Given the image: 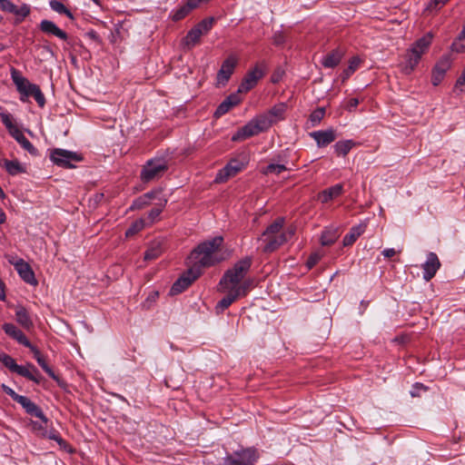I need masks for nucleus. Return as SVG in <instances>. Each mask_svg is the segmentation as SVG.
Masks as SVG:
<instances>
[{
    "instance_id": "nucleus-47",
    "label": "nucleus",
    "mask_w": 465,
    "mask_h": 465,
    "mask_svg": "<svg viewBox=\"0 0 465 465\" xmlns=\"http://www.w3.org/2000/svg\"><path fill=\"white\" fill-rule=\"evenodd\" d=\"M1 388L3 391L9 395L16 402L19 401V398L22 397V395L17 394L13 389H11L5 384H2Z\"/></svg>"
},
{
    "instance_id": "nucleus-40",
    "label": "nucleus",
    "mask_w": 465,
    "mask_h": 465,
    "mask_svg": "<svg viewBox=\"0 0 465 465\" xmlns=\"http://www.w3.org/2000/svg\"><path fill=\"white\" fill-rule=\"evenodd\" d=\"M287 168L284 164H278V163H270L268 164L262 171L264 174H281L282 172L286 171Z\"/></svg>"
},
{
    "instance_id": "nucleus-54",
    "label": "nucleus",
    "mask_w": 465,
    "mask_h": 465,
    "mask_svg": "<svg viewBox=\"0 0 465 465\" xmlns=\"http://www.w3.org/2000/svg\"><path fill=\"white\" fill-rule=\"evenodd\" d=\"M250 286H251V282L245 281L242 284L232 286V288H241V296H244V295H246Z\"/></svg>"
},
{
    "instance_id": "nucleus-6",
    "label": "nucleus",
    "mask_w": 465,
    "mask_h": 465,
    "mask_svg": "<svg viewBox=\"0 0 465 465\" xmlns=\"http://www.w3.org/2000/svg\"><path fill=\"white\" fill-rule=\"evenodd\" d=\"M168 170V161L163 157L148 160L143 166L140 178L143 183L161 178Z\"/></svg>"
},
{
    "instance_id": "nucleus-5",
    "label": "nucleus",
    "mask_w": 465,
    "mask_h": 465,
    "mask_svg": "<svg viewBox=\"0 0 465 465\" xmlns=\"http://www.w3.org/2000/svg\"><path fill=\"white\" fill-rule=\"evenodd\" d=\"M11 77L13 82L16 85L17 91L22 95L25 97H34L40 107H43L45 105V100L38 85L31 84L15 68H12Z\"/></svg>"
},
{
    "instance_id": "nucleus-55",
    "label": "nucleus",
    "mask_w": 465,
    "mask_h": 465,
    "mask_svg": "<svg viewBox=\"0 0 465 465\" xmlns=\"http://www.w3.org/2000/svg\"><path fill=\"white\" fill-rule=\"evenodd\" d=\"M359 103L360 101L358 98H351L346 104V109L348 111H352L359 105Z\"/></svg>"
},
{
    "instance_id": "nucleus-35",
    "label": "nucleus",
    "mask_w": 465,
    "mask_h": 465,
    "mask_svg": "<svg viewBox=\"0 0 465 465\" xmlns=\"http://www.w3.org/2000/svg\"><path fill=\"white\" fill-rule=\"evenodd\" d=\"M362 232H363V230L361 226L352 227L351 229V232L344 236L343 245L344 246L351 245Z\"/></svg>"
},
{
    "instance_id": "nucleus-9",
    "label": "nucleus",
    "mask_w": 465,
    "mask_h": 465,
    "mask_svg": "<svg viewBox=\"0 0 465 465\" xmlns=\"http://www.w3.org/2000/svg\"><path fill=\"white\" fill-rule=\"evenodd\" d=\"M264 75V70L260 65H255L253 69L249 71L243 77L238 88V93H247L252 89L258 81Z\"/></svg>"
},
{
    "instance_id": "nucleus-60",
    "label": "nucleus",
    "mask_w": 465,
    "mask_h": 465,
    "mask_svg": "<svg viewBox=\"0 0 465 465\" xmlns=\"http://www.w3.org/2000/svg\"><path fill=\"white\" fill-rule=\"evenodd\" d=\"M3 123L5 124V125L6 126V128L9 130V133L11 132V130H14V127H16L15 125H14L9 118L8 115H5L3 117Z\"/></svg>"
},
{
    "instance_id": "nucleus-27",
    "label": "nucleus",
    "mask_w": 465,
    "mask_h": 465,
    "mask_svg": "<svg viewBox=\"0 0 465 465\" xmlns=\"http://www.w3.org/2000/svg\"><path fill=\"white\" fill-rule=\"evenodd\" d=\"M202 35H203L199 29L193 27L183 38V45L187 48H192L200 42Z\"/></svg>"
},
{
    "instance_id": "nucleus-59",
    "label": "nucleus",
    "mask_w": 465,
    "mask_h": 465,
    "mask_svg": "<svg viewBox=\"0 0 465 465\" xmlns=\"http://www.w3.org/2000/svg\"><path fill=\"white\" fill-rule=\"evenodd\" d=\"M203 3L202 0H187L185 5L191 9L193 10L194 8L198 7L199 5Z\"/></svg>"
},
{
    "instance_id": "nucleus-56",
    "label": "nucleus",
    "mask_w": 465,
    "mask_h": 465,
    "mask_svg": "<svg viewBox=\"0 0 465 465\" xmlns=\"http://www.w3.org/2000/svg\"><path fill=\"white\" fill-rule=\"evenodd\" d=\"M26 347L32 351V352L34 353L35 359L37 361V362H41L43 356H42L41 352L39 351V350L35 346H34L32 343H31V346H26Z\"/></svg>"
},
{
    "instance_id": "nucleus-8",
    "label": "nucleus",
    "mask_w": 465,
    "mask_h": 465,
    "mask_svg": "<svg viewBox=\"0 0 465 465\" xmlns=\"http://www.w3.org/2000/svg\"><path fill=\"white\" fill-rule=\"evenodd\" d=\"M201 273L199 267H193L192 265L186 272L175 281L170 290V293L176 295L183 292L201 275Z\"/></svg>"
},
{
    "instance_id": "nucleus-34",
    "label": "nucleus",
    "mask_w": 465,
    "mask_h": 465,
    "mask_svg": "<svg viewBox=\"0 0 465 465\" xmlns=\"http://www.w3.org/2000/svg\"><path fill=\"white\" fill-rule=\"evenodd\" d=\"M5 168L10 175H16L24 173L25 169L18 161L5 160Z\"/></svg>"
},
{
    "instance_id": "nucleus-21",
    "label": "nucleus",
    "mask_w": 465,
    "mask_h": 465,
    "mask_svg": "<svg viewBox=\"0 0 465 465\" xmlns=\"http://www.w3.org/2000/svg\"><path fill=\"white\" fill-rule=\"evenodd\" d=\"M342 57L343 52L334 49L322 58L321 64L325 68H334L341 63Z\"/></svg>"
},
{
    "instance_id": "nucleus-15",
    "label": "nucleus",
    "mask_w": 465,
    "mask_h": 465,
    "mask_svg": "<svg viewBox=\"0 0 465 465\" xmlns=\"http://www.w3.org/2000/svg\"><path fill=\"white\" fill-rule=\"evenodd\" d=\"M15 270L20 277L26 282L32 285H36L37 281L31 266L24 260L20 259L15 263Z\"/></svg>"
},
{
    "instance_id": "nucleus-16",
    "label": "nucleus",
    "mask_w": 465,
    "mask_h": 465,
    "mask_svg": "<svg viewBox=\"0 0 465 465\" xmlns=\"http://www.w3.org/2000/svg\"><path fill=\"white\" fill-rule=\"evenodd\" d=\"M319 147H324L336 139V133L333 129L315 131L310 134Z\"/></svg>"
},
{
    "instance_id": "nucleus-53",
    "label": "nucleus",
    "mask_w": 465,
    "mask_h": 465,
    "mask_svg": "<svg viewBox=\"0 0 465 465\" xmlns=\"http://www.w3.org/2000/svg\"><path fill=\"white\" fill-rule=\"evenodd\" d=\"M30 13V9L27 5H24L23 6H21L20 8H18L16 6V12H13V14L15 15H21L23 17H25L29 15Z\"/></svg>"
},
{
    "instance_id": "nucleus-57",
    "label": "nucleus",
    "mask_w": 465,
    "mask_h": 465,
    "mask_svg": "<svg viewBox=\"0 0 465 465\" xmlns=\"http://www.w3.org/2000/svg\"><path fill=\"white\" fill-rule=\"evenodd\" d=\"M60 15H65L70 20L74 21V16L72 12L60 3Z\"/></svg>"
},
{
    "instance_id": "nucleus-2",
    "label": "nucleus",
    "mask_w": 465,
    "mask_h": 465,
    "mask_svg": "<svg viewBox=\"0 0 465 465\" xmlns=\"http://www.w3.org/2000/svg\"><path fill=\"white\" fill-rule=\"evenodd\" d=\"M223 238L215 236L200 243L190 254L189 260L193 267L202 271L204 267L213 266L223 260L217 256V252L223 245Z\"/></svg>"
},
{
    "instance_id": "nucleus-58",
    "label": "nucleus",
    "mask_w": 465,
    "mask_h": 465,
    "mask_svg": "<svg viewBox=\"0 0 465 465\" xmlns=\"http://www.w3.org/2000/svg\"><path fill=\"white\" fill-rule=\"evenodd\" d=\"M381 253L385 258H391L397 253V252L393 248H387L384 249Z\"/></svg>"
},
{
    "instance_id": "nucleus-1",
    "label": "nucleus",
    "mask_w": 465,
    "mask_h": 465,
    "mask_svg": "<svg viewBox=\"0 0 465 465\" xmlns=\"http://www.w3.org/2000/svg\"><path fill=\"white\" fill-rule=\"evenodd\" d=\"M285 104H278L269 111L252 118L232 136V142L242 141L269 130L274 124L284 119Z\"/></svg>"
},
{
    "instance_id": "nucleus-49",
    "label": "nucleus",
    "mask_w": 465,
    "mask_h": 465,
    "mask_svg": "<svg viewBox=\"0 0 465 465\" xmlns=\"http://www.w3.org/2000/svg\"><path fill=\"white\" fill-rule=\"evenodd\" d=\"M449 0H430L427 9L433 10L439 9L443 6Z\"/></svg>"
},
{
    "instance_id": "nucleus-3",
    "label": "nucleus",
    "mask_w": 465,
    "mask_h": 465,
    "mask_svg": "<svg viewBox=\"0 0 465 465\" xmlns=\"http://www.w3.org/2000/svg\"><path fill=\"white\" fill-rule=\"evenodd\" d=\"M284 218L278 217L263 232L261 241L264 242L262 252L271 253L287 242V233L282 231Z\"/></svg>"
},
{
    "instance_id": "nucleus-42",
    "label": "nucleus",
    "mask_w": 465,
    "mask_h": 465,
    "mask_svg": "<svg viewBox=\"0 0 465 465\" xmlns=\"http://www.w3.org/2000/svg\"><path fill=\"white\" fill-rule=\"evenodd\" d=\"M452 49L456 52H462L465 50V26L463 27L458 39L452 44Z\"/></svg>"
},
{
    "instance_id": "nucleus-33",
    "label": "nucleus",
    "mask_w": 465,
    "mask_h": 465,
    "mask_svg": "<svg viewBox=\"0 0 465 465\" xmlns=\"http://www.w3.org/2000/svg\"><path fill=\"white\" fill-rule=\"evenodd\" d=\"M15 316L18 323H20L24 328L29 329L30 327H32L33 322L30 320L27 311L25 308H19L16 311Z\"/></svg>"
},
{
    "instance_id": "nucleus-30",
    "label": "nucleus",
    "mask_w": 465,
    "mask_h": 465,
    "mask_svg": "<svg viewBox=\"0 0 465 465\" xmlns=\"http://www.w3.org/2000/svg\"><path fill=\"white\" fill-rule=\"evenodd\" d=\"M432 40V35L427 34L419 39L412 46L411 50H416L418 54H422L429 47Z\"/></svg>"
},
{
    "instance_id": "nucleus-44",
    "label": "nucleus",
    "mask_w": 465,
    "mask_h": 465,
    "mask_svg": "<svg viewBox=\"0 0 465 465\" xmlns=\"http://www.w3.org/2000/svg\"><path fill=\"white\" fill-rule=\"evenodd\" d=\"M213 19H204L198 23L194 27L201 31L202 35L207 34L213 27Z\"/></svg>"
},
{
    "instance_id": "nucleus-7",
    "label": "nucleus",
    "mask_w": 465,
    "mask_h": 465,
    "mask_svg": "<svg viewBox=\"0 0 465 465\" xmlns=\"http://www.w3.org/2000/svg\"><path fill=\"white\" fill-rule=\"evenodd\" d=\"M259 454L254 448H242L224 457L220 465H255Z\"/></svg>"
},
{
    "instance_id": "nucleus-10",
    "label": "nucleus",
    "mask_w": 465,
    "mask_h": 465,
    "mask_svg": "<svg viewBox=\"0 0 465 465\" xmlns=\"http://www.w3.org/2000/svg\"><path fill=\"white\" fill-rule=\"evenodd\" d=\"M245 166V163L238 159H232L223 169H221L215 177L216 183H224L230 177L236 175Z\"/></svg>"
},
{
    "instance_id": "nucleus-61",
    "label": "nucleus",
    "mask_w": 465,
    "mask_h": 465,
    "mask_svg": "<svg viewBox=\"0 0 465 465\" xmlns=\"http://www.w3.org/2000/svg\"><path fill=\"white\" fill-rule=\"evenodd\" d=\"M5 282L0 279V301H5Z\"/></svg>"
},
{
    "instance_id": "nucleus-29",
    "label": "nucleus",
    "mask_w": 465,
    "mask_h": 465,
    "mask_svg": "<svg viewBox=\"0 0 465 465\" xmlns=\"http://www.w3.org/2000/svg\"><path fill=\"white\" fill-rule=\"evenodd\" d=\"M355 145L353 140L339 141L334 144V151L338 155L345 156Z\"/></svg>"
},
{
    "instance_id": "nucleus-11",
    "label": "nucleus",
    "mask_w": 465,
    "mask_h": 465,
    "mask_svg": "<svg viewBox=\"0 0 465 465\" xmlns=\"http://www.w3.org/2000/svg\"><path fill=\"white\" fill-rule=\"evenodd\" d=\"M237 62L238 60L234 55H230L223 61L220 70L217 73L216 79L218 84L224 85L229 81L234 71Z\"/></svg>"
},
{
    "instance_id": "nucleus-51",
    "label": "nucleus",
    "mask_w": 465,
    "mask_h": 465,
    "mask_svg": "<svg viewBox=\"0 0 465 465\" xmlns=\"http://www.w3.org/2000/svg\"><path fill=\"white\" fill-rule=\"evenodd\" d=\"M85 35L91 39L92 41H94V43H96L97 45H101L102 44V39L100 37V35L94 31V30H90L88 31Z\"/></svg>"
},
{
    "instance_id": "nucleus-26",
    "label": "nucleus",
    "mask_w": 465,
    "mask_h": 465,
    "mask_svg": "<svg viewBox=\"0 0 465 465\" xmlns=\"http://www.w3.org/2000/svg\"><path fill=\"white\" fill-rule=\"evenodd\" d=\"M421 54H418L416 50H411L407 54V61L403 66V72L407 74H411L416 65L419 64Z\"/></svg>"
},
{
    "instance_id": "nucleus-32",
    "label": "nucleus",
    "mask_w": 465,
    "mask_h": 465,
    "mask_svg": "<svg viewBox=\"0 0 465 465\" xmlns=\"http://www.w3.org/2000/svg\"><path fill=\"white\" fill-rule=\"evenodd\" d=\"M162 253V247L159 242H153L144 252V260L151 261L158 258Z\"/></svg>"
},
{
    "instance_id": "nucleus-37",
    "label": "nucleus",
    "mask_w": 465,
    "mask_h": 465,
    "mask_svg": "<svg viewBox=\"0 0 465 465\" xmlns=\"http://www.w3.org/2000/svg\"><path fill=\"white\" fill-rule=\"evenodd\" d=\"M40 29L45 34L58 36V26L51 21L43 20L40 24Z\"/></svg>"
},
{
    "instance_id": "nucleus-22",
    "label": "nucleus",
    "mask_w": 465,
    "mask_h": 465,
    "mask_svg": "<svg viewBox=\"0 0 465 465\" xmlns=\"http://www.w3.org/2000/svg\"><path fill=\"white\" fill-rule=\"evenodd\" d=\"M15 373L33 381L36 383L40 382L41 375L37 371V370L35 368L34 365L29 364L28 367L17 365L15 371Z\"/></svg>"
},
{
    "instance_id": "nucleus-43",
    "label": "nucleus",
    "mask_w": 465,
    "mask_h": 465,
    "mask_svg": "<svg viewBox=\"0 0 465 465\" xmlns=\"http://www.w3.org/2000/svg\"><path fill=\"white\" fill-rule=\"evenodd\" d=\"M192 10L184 4L173 14V20L179 21L184 18Z\"/></svg>"
},
{
    "instance_id": "nucleus-39",
    "label": "nucleus",
    "mask_w": 465,
    "mask_h": 465,
    "mask_svg": "<svg viewBox=\"0 0 465 465\" xmlns=\"http://www.w3.org/2000/svg\"><path fill=\"white\" fill-rule=\"evenodd\" d=\"M337 239V233L335 231L326 230L322 232L321 242L322 245H331Z\"/></svg>"
},
{
    "instance_id": "nucleus-20",
    "label": "nucleus",
    "mask_w": 465,
    "mask_h": 465,
    "mask_svg": "<svg viewBox=\"0 0 465 465\" xmlns=\"http://www.w3.org/2000/svg\"><path fill=\"white\" fill-rule=\"evenodd\" d=\"M17 402L22 405V407L29 415L40 418L46 421V419L45 418L41 409L29 398L22 396L21 398H19V401Z\"/></svg>"
},
{
    "instance_id": "nucleus-12",
    "label": "nucleus",
    "mask_w": 465,
    "mask_h": 465,
    "mask_svg": "<svg viewBox=\"0 0 465 465\" xmlns=\"http://www.w3.org/2000/svg\"><path fill=\"white\" fill-rule=\"evenodd\" d=\"M83 160L84 156L81 153L60 148V168H76Z\"/></svg>"
},
{
    "instance_id": "nucleus-64",
    "label": "nucleus",
    "mask_w": 465,
    "mask_h": 465,
    "mask_svg": "<svg viewBox=\"0 0 465 465\" xmlns=\"http://www.w3.org/2000/svg\"><path fill=\"white\" fill-rule=\"evenodd\" d=\"M6 216L4 211L0 208V224L5 222Z\"/></svg>"
},
{
    "instance_id": "nucleus-41",
    "label": "nucleus",
    "mask_w": 465,
    "mask_h": 465,
    "mask_svg": "<svg viewBox=\"0 0 465 465\" xmlns=\"http://www.w3.org/2000/svg\"><path fill=\"white\" fill-rule=\"evenodd\" d=\"M0 362H2L6 368H8L11 371H15L17 367V363L15 361L6 353H0Z\"/></svg>"
},
{
    "instance_id": "nucleus-13",
    "label": "nucleus",
    "mask_w": 465,
    "mask_h": 465,
    "mask_svg": "<svg viewBox=\"0 0 465 465\" xmlns=\"http://www.w3.org/2000/svg\"><path fill=\"white\" fill-rule=\"evenodd\" d=\"M440 267V260L436 253L429 252L426 262L422 264L423 279L426 282L431 280Z\"/></svg>"
},
{
    "instance_id": "nucleus-31",
    "label": "nucleus",
    "mask_w": 465,
    "mask_h": 465,
    "mask_svg": "<svg viewBox=\"0 0 465 465\" xmlns=\"http://www.w3.org/2000/svg\"><path fill=\"white\" fill-rule=\"evenodd\" d=\"M361 60L358 57H352L347 68L341 74V82L344 83L359 67Z\"/></svg>"
},
{
    "instance_id": "nucleus-14",
    "label": "nucleus",
    "mask_w": 465,
    "mask_h": 465,
    "mask_svg": "<svg viewBox=\"0 0 465 465\" xmlns=\"http://www.w3.org/2000/svg\"><path fill=\"white\" fill-rule=\"evenodd\" d=\"M451 61L449 56L441 57L432 70L431 82L433 85L440 84L447 71L450 68Z\"/></svg>"
},
{
    "instance_id": "nucleus-63",
    "label": "nucleus",
    "mask_w": 465,
    "mask_h": 465,
    "mask_svg": "<svg viewBox=\"0 0 465 465\" xmlns=\"http://www.w3.org/2000/svg\"><path fill=\"white\" fill-rule=\"evenodd\" d=\"M50 5H51L53 10L58 12V0H52L50 2Z\"/></svg>"
},
{
    "instance_id": "nucleus-28",
    "label": "nucleus",
    "mask_w": 465,
    "mask_h": 465,
    "mask_svg": "<svg viewBox=\"0 0 465 465\" xmlns=\"http://www.w3.org/2000/svg\"><path fill=\"white\" fill-rule=\"evenodd\" d=\"M167 203V199H162L160 202L156 204L154 208H153L147 215L146 223L147 225L153 224L155 221H157L159 215L164 209L165 205Z\"/></svg>"
},
{
    "instance_id": "nucleus-36",
    "label": "nucleus",
    "mask_w": 465,
    "mask_h": 465,
    "mask_svg": "<svg viewBox=\"0 0 465 465\" xmlns=\"http://www.w3.org/2000/svg\"><path fill=\"white\" fill-rule=\"evenodd\" d=\"M147 226L145 219H138L135 222H134L131 226L126 230L125 236L131 237L137 233L138 232L142 231L144 227Z\"/></svg>"
},
{
    "instance_id": "nucleus-38",
    "label": "nucleus",
    "mask_w": 465,
    "mask_h": 465,
    "mask_svg": "<svg viewBox=\"0 0 465 465\" xmlns=\"http://www.w3.org/2000/svg\"><path fill=\"white\" fill-rule=\"evenodd\" d=\"M60 39H63L65 42V45L64 46V49H67V48L74 49L75 46H77L79 45V39L73 37V36H69L64 31H63L61 29H60Z\"/></svg>"
},
{
    "instance_id": "nucleus-17",
    "label": "nucleus",
    "mask_w": 465,
    "mask_h": 465,
    "mask_svg": "<svg viewBox=\"0 0 465 465\" xmlns=\"http://www.w3.org/2000/svg\"><path fill=\"white\" fill-rule=\"evenodd\" d=\"M240 102L241 99L237 94H230L216 108L214 116L221 117L222 115L228 113L233 106L237 105Z\"/></svg>"
},
{
    "instance_id": "nucleus-23",
    "label": "nucleus",
    "mask_w": 465,
    "mask_h": 465,
    "mask_svg": "<svg viewBox=\"0 0 465 465\" xmlns=\"http://www.w3.org/2000/svg\"><path fill=\"white\" fill-rule=\"evenodd\" d=\"M11 135L22 145V147L33 155L37 153L35 146L26 139L24 134L16 127L10 132Z\"/></svg>"
},
{
    "instance_id": "nucleus-18",
    "label": "nucleus",
    "mask_w": 465,
    "mask_h": 465,
    "mask_svg": "<svg viewBox=\"0 0 465 465\" xmlns=\"http://www.w3.org/2000/svg\"><path fill=\"white\" fill-rule=\"evenodd\" d=\"M3 330L7 335L16 340L19 343L25 346H31V342L28 341L25 334L13 323H5Z\"/></svg>"
},
{
    "instance_id": "nucleus-50",
    "label": "nucleus",
    "mask_w": 465,
    "mask_h": 465,
    "mask_svg": "<svg viewBox=\"0 0 465 465\" xmlns=\"http://www.w3.org/2000/svg\"><path fill=\"white\" fill-rule=\"evenodd\" d=\"M38 364L55 381H58V376L55 375V373L49 368L47 363L45 362V359L43 358L41 360V362H38Z\"/></svg>"
},
{
    "instance_id": "nucleus-46",
    "label": "nucleus",
    "mask_w": 465,
    "mask_h": 465,
    "mask_svg": "<svg viewBox=\"0 0 465 465\" xmlns=\"http://www.w3.org/2000/svg\"><path fill=\"white\" fill-rule=\"evenodd\" d=\"M0 9L4 12L13 14V12H16V5L9 0H0Z\"/></svg>"
},
{
    "instance_id": "nucleus-4",
    "label": "nucleus",
    "mask_w": 465,
    "mask_h": 465,
    "mask_svg": "<svg viewBox=\"0 0 465 465\" xmlns=\"http://www.w3.org/2000/svg\"><path fill=\"white\" fill-rule=\"evenodd\" d=\"M252 265V259L245 257L237 262L232 268L227 270L220 280V286L223 289H230L229 284L238 285L245 277Z\"/></svg>"
},
{
    "instance_id": "nucleus-45",
    "label": "nucleus",
    "mask_w": 465,
    "mask_h": 465,
    "mask_svg": "<svg viewBox=\"0 0 465 465\" xmlns=\"http://www.w3.org/2000/svg\"><path fill=\"white\" fill-rule=\"evenodd\" d=\"M324 114H325L324 108H317L316 110H314L310 115V120H311L312 125L314 126V125L320 124V122L324 117Z\"/></svg>"
},
{
    "instance_id": "nucleus-19",
    "label": "nucleus",
    "mask_w": 465,
    "mask_h": 465,
    "mask_svg": "<svg viewBox=\"0 0 465 465\" xmlns=\"http://www.w3.org/2000/svg\"><path fill=\"white\" fill-rule=\"evenodd\" d=\"M343 193V185L341 183H337L333 186H331L323 191H322L319 195L318 199L322 203H328L338 196H340Z\"/></svg>"
},
{
    "instance_id": "nucleus-24",
    "label": "nucleus",
    "mask_w": 465,
    "mask_h": 465,
    "mask_svg": "<svg viewBox=\"0 0 465 465\" xmlns=\"http://www.w3.org/2000/svg\"><path fill=\"white\" fill-rule=\"evenodd\" d=\"M229 292L224 296L216 306L217 310L224 311L227 309L238 297L241 296V288H230Z\"/></svg>"
},
{
    "instance_id": "nucleus-25",
    "label": "nucleus",
    "mask_w": 465,
    "mask_h": 465,
    "mask_svg": "<svg viewBox=\"0 0 465 465\" xmlns=\"http://www.w3.org/2000/svg\"><path fill=\"white\" fill-rule=\"evenodd\" d=\"M156 193H157V192L152 191V192H148V193L143 194L142 196L136 198L133 202L132 205L130 206V210H140V209H143L145 206L149 205L150 201L155 197Z\"/></svg>"
},
{
    "instance_id": "nucleus-52",
    "label": "nucleus",
    "mask_w": 465,
    "mask_h": 465,
    "mask_svg": "<svg viewBox=\"0 0 465 465\" xmlns=\"http://www.w3.org/2000/svg\"><path fill=\"white\" fill-rule=\"evenodd\" d=\"M321 259V255L318 254V253H313L312 254L308 260H307V262H306V265L308 266V268H312Z\"/></svg>"
},
{
    "instance_id": "nucleus-62",
    "label": "nucleus",
    "mask_w": 465,
    "mask_h": 465,
    "mask_svg": "<svg viewBox=\"0 0 465 465\" xmlns=\"http://www.w3.org/2000/svg\"><path fill=\"white\" fill-rule=\"evenodd\" d=\"M50 157L54 163L58 164V148L52 150Z\"/></svg>"
},
{
    "instance_id": "nucleus-48",
    "label": "nucleus",
    "mask_w": 465,
    "mask_h": 465,
    "mask_svg": "<svg viewBox=\"0 0 465 465\" xmlns=\"http://www.w3.org/2000/svg\"><path fill=\"white\" fill-rule=\"evenodd\" d=\"M455 88L461 93H465V67L461 75L458 78Z\"/></svg>"
}]
</instances>
